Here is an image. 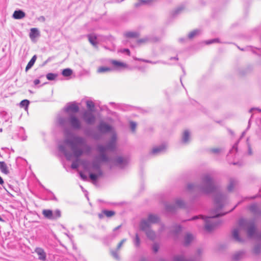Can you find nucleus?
<instances>
[{"mask_svg": "<svg viewBox=\"0 0 261 261\" xmlns=\"http://www.w3.org/2000/svg\"><path fill=\"white\" fill-rule=\"evenodd\" d=\"M175 206H171L169 205H166V209L168 212H172L174 210Z\"/></svg>", "mask_w": 261, "mask_h": 261, "instance_id": "obj_44", "label": "nucleus"}, {"mask_svg": "<svg viewBox=\"0 0 261 261\" xmlns=\"http://www.w3.org/2000/svg\"><path fill=\"white\" fill-rule=\"evenodd\" d=\"M150 1V0H142L141 2L143 4H147L149 3Z\"/></svg>", "mask_w": 261, "mask_h": 261, "instance_id": "obj_59", "label": "nucleus"}, {"mask_svg": "<svg viewBox=\"0 0 261 261\" xmlns=\"http://www.w3.org/2000/svg\"><path fill=\"white\" fill-rule=\"evenodd\" d=\"M111 254L117 260H119V255H118V252H117V251H114V250H112L111 251Z\"/></svg>", "mask_w": 261, "mask_h": 261, "instance_id": "obj_43", "label": "nucleus"}, {"mask_svg": "<svg viewBox=\"0 0 261 261\" xmlns=\"http://www.w3.org/2000/svg\"><path fill=\"white\" fill-rule=\"evenodd\" d=\"M181 230V227L179 225H176L175 226L174 233L177 234Z\"/></svg>", "mask_w": 261, "mask_h": 261, "instance_id": "obj_48", "label": "nucleus"}, {"mask_svg": "<svg viewBox=\"0 0 261 261\" xmlns=\"http://www.w3.org/2000/svg\"><path fill=\"white\" fill-rule=\"evenodd\" d=\"M82 164L84 169L89 172V178L92 182L96 184L97 179L103 175L100 163L96 160L92 162L85 160L82 162Z\"/></svg>", "mask_w": 261, "mask_h": 261, "instance_id": "obj_4", "label": "nucleus"}, {"mask_svg": "<svg viewBox=\"0 0 261 261\" xmlns=\"http://www.w3.org/2000/svg\"><path fill=\"white\" fill-rule=\"evenodd\" d=\"M35 251L37 254L38 258L40 260L43 261L45 260L46 257V253L42 248L39 247L36 248Z\"/></svg>", "mask_w": 261, "mask_h": 261, "instance_id": "obj_17", "label": "nucleus"}, {"mask_svg": "<svg viewBox=\"0 0 261 261\" xmlns=\"http://www.w3.org/2000/svg\"><path fill=\"white\" fill-rule=\"evenodd\" d=\"M36 59H37V56L36 55H34L32 58V59H31V60L29 61V62L28 63L27 66H26V68H25V70L27 71L29 69H30L34 64L36 60Z\"/></svg>", "mask_w": 261, "mask_h": 261, "instance_id": "obj_28", "label": "nucleus"}, {"mask_svg": "<svg viewBox=\"0 0 261 261\" xmlns=\"http://www.w3.org/2000/svg\"><path fill=\"white\" fill-rule=\"evenodd\" d=\"M30 101L27 99L22 100L20 103V106L21 108H24L25 110H28Z\"/></svg>", "mask_w": 261, "mask_h": 261, "instance_id": "obj_33", "label": "nucleus"}, {"mask_svg": "<svg viewBox=\"0 0 261 261\" xmlns=\"http://www.w3.org/2000/svg\"><path fill=\"white\" fill-rule=\"evenodd\" d=\"M170 60L171 61H172V60H174V61H177L178 60V58H177V57H171L170 58Z\"/></svg>", "mask_w": 261, "mask_h": 261, "instance_id": "obj_55", "label": "nucleus"}, {"mask_svg": "<svg viewBox=\"0 0 261 261\" xmlns=\"http://www.w3.org/2000/svg\"><path fill=\"white\" fill-rule=\"evenodd\" d=\"M190 139V133L188 130H186L184 132L182 136V139L181 141L183 143H187L188 142Z\"/></svg>", "mask_w": 261, "mask_h": 261, "instance_id": "obj_25", "label": "nucleus"}, {"mask_svg": "<svg viewBox=\"0 0 261 261\" xmlns=\"http://www.w3.org/2000/svg\"><path fill=\"white\" fill-rule=\"evenodd\" d=\"M200 33V31L199 30L196 29L194 30L188 34V38L189 39H192L194 37L199 35Z\"/></svg>", "mask_w": 261, "mask_h": 261, "instance_id": "obj_26", "label": "nucleus"}, {"mask_svg": "<svg viewBox=\"0 0 261 261\" xmlns=\"http://www.w3.org/2000/svg\"><path fill=\"white\" fill-rule=\"evenodd\" d=\"M219 215H217L216 216L210 217H206L202 215H199L193 217L191 220H194L197 219H200L204 223L205 230L207 231H211L220 224V221L217 219V217Z\"/></svg>", "mask_w": 261, "mask_h": 261, "instance_id": "obj_6", "label": "nucleus"}, {"mask_svg": "<svg viewBox=\"0 0 261 261\" xmlns=\"http://www.w3.org/2000/svg\"><path fill=\"white\" fill-rule=\"evenodd\" d=\"M123 243L122 242H120L118 244V246H117V250L120 249V248L122 247V245H123Z\"/></svg>", "mask_w": 261, "mask_h": 261, "instance_id": "obj_56", "label": "nucleus"}, {"mask_svg": "<svg viewBox=\"0 0 261 261\" xmlns=\"http://www.w3.org/2000/svg\"><path fill=\"white\" fill-rule=\"evenodd\" d=\"M117 136L113 134L110 141L104 146L102 144H98L97 146V151L99 155L96 157V159L101 162H109L110 158L106 154V151H114L116 149Z\"/></svg>", "mask_w": 261, "mask_h": 261, "instance_id": "obj_5", "label": "nucleus"}, {"mask_svg": "<svg viewBox=\"0 0 261 261\" xmlns=\"http://www.w3.org/2000/svg\"><path fill=\"white\" fill-rule=\"evenodd\" d=\"M88 39L89 42L94 46H97V37L94 34H90L88 35Z\"/></svg>", "mask_w": 261, "mask_h": 261, "instance_id": "obj_24", "label": "nucleus"}, {"mask_svg": "<svg viewBox=\"0 0 261 261\" xmlns=\"http://www.w3.org/2000/svg\"><path fill=\"white\" fill-rule=\"evenodd\" d=\"M257 209L258 207L256 204H252L249 206V210L254 213H257Z\"/></svg>", "mask_w": 261, "mask_h": 261, "instance_id": "obj_39", "label": "nucleus"}, {"mask_svg": "<svg viewBox=\"0 0 261 261\" xmlns=\"http://www.w3.org/2000/svg\"><path fill=\"white\" fill-rule=\"evenodd\" d=\"M72 73V70L69 68H66L63 70L62 74L64 76H69Z\"/></svg>", "mask_w": 261, "mask_h": 261, "instance_id": "obj_35", "label": "nucleus"}, {"mask_svg": "<svg viewBox=\"0 0 261 261\" xmlns=\"http://www.w3.org/2000/svg\"><path fill=\"white\" fill-rule=\"evenodd\" d=\"M247 146H248V154L249 155H251L252 154V150H251L250 145L249 143V139H247Z\"/></svg>", "mask_w": 261, "mask_h": 261, "instance_id": "obj_46", "label": "nucleus"}, {"mask_svg": "<svg viewBox=\"0 0 261 261\" xmlns=\"http://www.w3.org/2000/svg\"><path fill=\"white\" fill-rule=\"evenodd\" d=\"M245 134H246V132L245 131L243 132L242 133V136L241 137V138H242L245 135Z\"/></svg>", "mask_w": 261, "mask_h": 261, "instance_id": "obj_62", "label": "nucleus"}, {"mask_svg": "<svg viewBox=\"0 0 261 261\" xmlns=\"http://www.w3.org/2000/svg\"><path fill=\"white\" fill-rule=\"evenodd\" d=\"M57 122L60 126L64 128V134L66 137L64 142L71 147L73 156L76 158L75 161L72 162L71 165L72 169H76L79 166V157L84 152L82 149L77 148L76 146L77 145L82 146L87 148L89 150H90V147L86 144L85 138L80 136H73L69 130L65 127L68 125L73 129L80 130L82 127V122L74 114H70L67 118L59 116L57 118Z\"/></svg>", "mask_w": 261, "mask_h": 261, "instance_id": "obj_1", "label": "nucleus"}, {"mask_svg": "<svg viewBox=\"0 0 261 261\" xmlns=\"http://www.w3.org/2000/svg\"><path fill=\"white\" fill-rule=\"evenodd\" d=\"M217 42H218V40L217 39H213L206 41L205 43L206 44H210Z\"/></svg>", "mask_w": 261, "mask_h": 261, "instance_id": "obj_47", "label": "nucleus"}, {"mask_svg": "<svg viewBox=\"0 0 261 261\" xmlns=\"http://www.w3.org/2000/svg\"><path fill=\"white\" fill-rule=\"evenodd\" d=\"M214 153H218L220 151V149L219 148H214L212 150Z\"/></svg>", "mask_w": 261, "mask_h": 261, "instance_id": "obj_52", "label": "nucleus"}, {"mask_svg": "<svg viewBox=\"0 0 261 261\" xmlns=\"http://www.w3.org/2000/svg\"><path fill=\"white\" fill-rule=\"evenodd\" d=\"M115 212L113 211L103 210L101 214H98L99 218L101 219L103 218V215H106L107 217H111L114 216Z\"/></svg>", "mask_w": 261, "mask_h": 261, "instance_id": "obj_21", "label": "nucleus"}, {"mask_svg": "<svg viewBox=\"0 0 261 261\" xmlns=\"http://www.w3.org/2000/svg\"><path fill=\"white\" fill-rule=\"evenodd\" d=\"M0 221H2V222L5 221V220L1 217V216H0Z\"/></svg>", "mask_w": 261, "mask_h": 261, "instance_id": "obj_63", "label": "nucleus"}, {"mask_svg": "<svg viewBox=\"0 0 261 261\" xmlns=\"http://www.w3.org/2000/svg\"><path fill=\"white\" fill-rule=\"evenodd\" d=\"M124 36L126 38H137L139 37V34L137 32L129 31V32H125L124 34Z\"/></svg>", "mask_w": 261, "mask_h": 261, "instance_id": "obj_20", "label": "nucleus"}, {"mask_svg": "<svg viewBox=\"0 0 261 261\" xmlns=\"http://www.w3.org/2000/svg\"><path fill=\"white\" fill-rule=\"evenodd\" d=\"M156 41H158V39L156 37H154L151 36H148L142 39H139L137 41V44L140 45L141 44H145L148 42H155Z\"/></svg>", "mask_w": 261, "mask_h": 261, "instance_id": "obj_15", "label": "nucleus"}, {"mask_svg": "<svg viewBox=\"0 0 261 261\" xmlns=\"http://www.w3.org/2000/svg\"><path fill=\"white\" fill-rule=\"evenodd\" d=\"M187 38H179V41L180 42H183L185 41V40H186Z\"/></svg>", "mask_w": 261, "mask_h": 261, "instance_id": "obj_58", "label": "nucleus"}, {"mask_svg": "<svg viewBox=\"0 0 261 261\" xmlns=\"http://www.w3.org/2000/svg\"><path fill=\"white\" fill-rule=\"evenodd\" d=\"M80 176L82 180L84 181H87L88 179L87 176L83 174L82 172H80Z\"/></svg>", "mask_w": 261, "mask_h": 261, "instance_id": "obj_49", "label": "nucleus"}, {"mask_svg": "<svg viewBox=\"0 0 261 261\" xmlns=\"http://www.w3.org/2000/svg\"><path fill=\"white\" fill-rule=\"evenodd\" d=\"M126 240L125 239H124L121 242H122L123 243H124L126 242Z\"/></svg>", "mask_w": 261, "mask_h": 261, "instance_id": "obj_64", "label": "nucleus"}, {"mask_svg": "<svg viewBox=\"0 0 261 261\" xmlns=\"http://www.w3.org/2000/svg\"><path fill=\"white\" fill-rule=\"evenodd\" d=\"M244 252L242 251H240L239 252H237L235 254H234L233 256V259L234 260H239L240 259L243 255Z\"/></svg>", "mask_w": 261, "mask_h": 261, "instance_id": "obj_36", "label": "nucleus"}, {"mask_svg": "<svg viewBox=\"0 0 261 261\" xmlns=\"http://www.w3.org/2000/svg\"><path fill=\"white\" fill-rule=\"evenodd\" d=\"M237 183V180L235 179L231 178L230 179L229 184L227 187V190L229 191H231Z\"/></svg>", "mask_w": 261, "mask_h": 261, "instance_id": "obj_30", "label": "nucleus"}, {"mask_svg": "<svg viewBox=\"0 0 261 261\" xmlns=\"http://www.w3.org/2000/svg\"><path fill=\"white\" fill-rule=\"evenodd\" d=\"M4 184V180L3 178L0 176V185H3Z\"/></svg>", "mask_w": 261, "mask_h": 261, "instance_id": "obj_61", "label": "nucleus"}, {"mask_svg": "<svg viewBox=\"0 0 261 261\" xmlns=\"http://www.w3.org/2000/svg\"><path fill=\"white\" fill-rule=\"evenodd\" d=\"M237 145L238 144H235L233 146L232 149L229 151V153L231 154L233 152H236L237 151Z\"/></svg>", "mask_w": 261, "mask_h": 261, "instance_id": "obj_45", "label": "nucleus"}, {"mask_svg": "<svg viewBox=\"0 0 261 261\" xmlns=\"http://www.w3.org/2000/svg\"><path fill=\"white\" fill-rule=\"evenodd\" d=\"M120 227H121V225H119V226H117V227L115 228L114 229V232H115L116 230H117L118 229H119Z\"/></svg>", "mask_w": 261, "mask_h": 261, "instance_id": "obj_60", "label": "nucleus"}, {"mask_svg": "<svg viewBox=\"0 0 261 261\" xmlns=\"http://www.w3.org/2000/svg\"><path fill=\"white\" fill-rule=\"evenodd\" d=\"M153 250L154 252H156L159 250V246L157 244H154L152 247Z\"/></svg>", "mask_w": 261, "mask_h": 261, "instance_id": "obj_51", "label": "nucleus"}, {"mask_svg": "<svg viewBox=\"0 0 261 261\" xmlns=\"http://www.w3.org/2000/svg\"><path fill=\"white\" fill-rule=\"evenodd\" d=\"M113 69L111 67H106V66H101L99 67L97 69L98 73H104L111 71Z\"/></svg>", "mask_w": 261, "mask_h": 261, "instance_id": "obj_29", "label": "nucleus"}, {"mask_svg": "<svg viewBox=\"0 0 261 261\" xmlns=\"http://www.w3.org/2000/svg\"><path fill=\"white\" fill-rule=\"evenodd\" d=\"M193 236L190 233L187 234L185 237L184 244L185 245H189L193 240Z\"/></svg>", "mask_w": 261, "mask_h": 261, "instance_id": "obj_27", "label": "nucleus"}, {"mask_svg": "<svg viewBox=\"0 0 261 261\" xmlns=\"http://www.w3.org/2000/svg\"><path fill=\"white\" fill-rule=\"evenodd\" d=\"M25 16V13L21 10L15 11L13 14V17L16 19H22Z\"/></svg>", "mask_w": 261, "mask_h": 261, "instance_id": "obj_19", "label": "nucleus"}, {"mask_svg": "<svg viewBox=\"0 0 261 261\" xmlns=\"http://www.w3.org/2000/svg\"><path fill=\"white\" fill-rule=\"evenodd\" d=\"M140 229L145 231L146 234L149 239L154 240L155 238V232L150 229V224L145 220H142L140 224Z\"/></svg>", "mask_w": 261, "mask_h": 261, "instance_id": "obj_8", "label": "nucleus"}, {"mask_svg": "<svg viewBox=\"0 0 261 261\" xmlns=\"http://www.w3.org/2000/svg\"><path fill=\"white\" fill-rule=\"evenodd\" d=\"M42 214L45 218L50 220H56L61 216V213L59 210H56L54 212L50 210H43Z\"/></svg>", "mask_w": 261, "mask_h": 261, "instance_id": "obj_9", "label": "nucleus"}, {"mask_svg": "<svg viewBox=\"0 0 261 261\" xmlns=\"http://www.w3.org/2000/svg\"><path fill=\"white\" fill-rule=\"evenodd\" d=\"M201 179L202 183L199 186L193 184H189L187 186L188 190L189 191H198L204 194L216 193L214 198L216 206V215L215 216L219 215L217 217H218L220 216L227 214V212L222 214H217L218 211L224 206L226 201V197L219 191L212 175L209 173L204 174L203 175Z\"/></svg>", "mask_w": 261, "mask_h": 261, "instance_id": "obj_2", "label": "nucleus"}, {"mask_svg": "<svg viewBox=\"0 0 261 261\" xmlns=\"http://www.w3.org/2000/svg\"><path fill=\"white\" fill-rule=\"evenodd\" d=\"M134 242L136 247H138L140 246V240L139 236L137 233L136 234V237L134 240Z\"/></svg>", "mask_w": 261, "mask_h": 261, "instance_id": "obj_38", "label": "nucleus"}, {"mask_svg": "<svg viewBox=\"0 0 261 261\" xmlns=\"http://www.w3.org/2000/svg\"><path fill=\"white\" fill-rule=\"evenodd\" d=\"M59 150L61 152L64 154L66 159L68 161L71 160L72 157V154L70 152L68 151L66 149V147L65 144H61L59 145Z\"/></svg>", "mask_w": 261, "mask_h": 261, "instance_id": "obj_13", "label": "nucleus"}, {"mask_svg": "<svg viewBox=\"0 0 261 261\" xmlns=\"http://www.w3.org/2000/svg\"><path fill=\"white\" fill-rule=\"evenodd\" d=\"M57 74L52 73H49L46 74V78L49 81L54 80L57 77Z\"/></svg>", "mask_w": 261, "mask_h": 261, "instance_id": "obj_37", "label": "nucleus"}, {"mask_svg": "<svg viewBox=\"0 0 261 261\" xmlns=\"http://www.w3.org/2000/svg\"><path fill=\"white\" fill-rule=\"evenodd\" d=\"M137 126V123L134 121L130 122V128L133 132H135Z\"/></svg>", "mask_w": 261, "mask_h": 261, "instance_id": "obj_40", "label": "nucleus"}, {"mask_svg": "<svg viewBox=\"0 0 261 261\" xmlns=\"http://www.w3.org/2000/svg\"><path fill=\"white\" fill-rule=\"evenodd\" d=\"M144 220L148 222L150 225L151 224L156 223L159 222L160 218L156 215L150 214H149L147 219Z\"/></svg>", "mask_w": 261, "mask_h": 261, "instance_id": "obj_18", "label": "nucleus"}, {"mask_svg": "<svg viewBox=\"0 0 261 261\" xmlns=\"http://www.w3.org/2000/svg\"><path fill=\"white\" fill-rule=\"evenodd\" d=\"M64 110L66 113L68 114L70 113L74 114L76 113L79 111V104L75 101L69 102L67 103L66 106L64 107Z\"/></svg>", "mask_w": 261, "mask_h": 261, "instance_id": "obj_10", "label": "nucleus"}, {"mask_svg": "<svg viewBox=\"0 0 261 261\" xmlns=\"http://www.w3.org/2000/svg\"><path fill=\"white\" fill-rule=\"evenodd\" d=\"M111 64L117 70H120L122 68H126L127 67V65L126 64L116 60H111Z\"/></svg>", "mask_w": 261, "mask_h": 261, "instance_id": "obj_16", "label": "nucleus"}, {"mask_svg": "<svg viewBox=\"0 0 261 261\" xmlns=\"http://www.w3.org/2000/svg\"><path fill=\"white\" fill-rule=\"evenodd\" d=\"M85 134L88 136L92 137L95 140H98L100 138V135L98 133H92L90 130L86 129Z\"/></svg>", "mask_w": 261, "mask_h": 261, "instance_id": "obj_22", "label": "nucleus"}, {"mask_svg": "<svg viewBox=\"0 0 261 261\" xmlns=\"http://www.w3.org/2000/svg\"><path fill=\"white\" fill-rule=\"evenodd\" d=\"M166 149V147L164 144L155 146L152 148L151 151L150 152L149 154L152 155H158L161 154L165 151Z\"/></svg>", "mask_w": 261, "mask_h": 261, "instance_id": "obj_12", "label": "nucleus"}, {"mask_svg": "<svg viewBox=\"0 0 261 261\" xmlns=\"http://www.w3.org/2000/svg\"><path fill=\"white\" fill-rule=\"evenodd\" d=\"M40 83V81L38 79H36L34 81V84L35 86L38 85Z\"/></svg>", "mask_w": 261, "mask_h": 261, "instance_id": "obj_53", "label": "nucleus"}, {"mask_svg": "<svg viewBox=\"0 0 261 261\" xmlns=\"http://www.w3.org/2000/svg\"><path fill=\"white\" fill-rule=\"evenodd\" d=\"M182 10V9L181 7L177 8L174 11H173L172 15L173 16L177 15Z\"/></svg>", "mask_w": 261, "mask_h": 261, "instance_id": "obj_42", "label": "nucleus"}, {"mask_svg": "<svg viewBox=\"0 0 261 261\" xmlns=\"http://www.w3.org/2000/svg\"><path fill=\"white\" fill-rule=\"evenodd\" d=\"M37 35H38V30L36 28H32L31 29L30 33V37L31 39L36 37Z\"/></svg>", "mask_w": 261, "mask_h": 261, "instance_id": "obj_31", "label": "nucleus"}, {"mask_svg": "<svg viewBox=\"0 0 261 261\" xmlns=\"http://www.w3.org/2000/svg\"><path fill=\"white\" fill-rule=\"evenodd\" d=\"M175 206L178 207H184L185 204L184 201L180 199H177L175 201Z\"/></svg>", "mask_w": 261, "mask_h": 261, "instance_id": "obj_34", "label": "nucleus"}, {"mask_svg": "<svg viewBox=\"0 0 261 261\" xmlns=\"http://www.w3.org/2000/svg\"><path fill=\"white\" fill-rule=\"evenodd\" d=\"M122 53H125L127 54L128 55H130V51L128 49H123L120 51Z\"/></svg>", "mask_w": 261, "mask_h": 261, "instance_id": "obj_50", "label": "nucleus"}, {"mask_svg": "<svg viewBox=\"0 0 261 261\" xmlns=\"http://www.w3.org/2000/svg\"><path fill=\"white\" fill-rule=\"evenodd\" d=\"M86 106L87 108H88V110H91L92 111H93V112H94L95 104L92 101H86Z\"/></svg>", "mask_w": 261, "mask_h": 261, "instance_id": "obj_32", "label": "nucleus"}, {"mask_svg": "<svg viewBox=\"0 0 261 261\" xmlns=\"http://www.w3.org/2000/svg\"><path fill=\"white\" fill-rule=\"evenodd\" d=\"M254 252L255 254H258L261 251V246L260 245H256L254 248Z\"/></svg>", "mask_w": 261, "mask_h": 261, "instance_id": "obj_41", "label": "nucleus"}, {"mask_svg": "<svg viewBox=\"0 0 261 261\" xmlns=\"http://www.w3.org/2000/svg\"><path fill=\"white\" fill-rule=\"evenodd\" d=\"M0 170L6 174H8L9 173L8 166L4 162L0 161Z\"/></svg>", "mask_w": 261, "mask_h": 261, "instance_id": "obj_23", "label": "nucleus"}, {"mask_svg": "<svg viewBox=\"0 0 261 261\" xmlns=\"http://www.w3.org/2000/svg\"><path fill=\"white\" fill-rule=\"evenodd\" d=\"M115 164L121 168L124 167L128 163L127 158L118 156L115 160Z\"/></svg>", "mask_w": 261, "mask_h": 261, "instance_id": "obj_14", "label": "nucleus"}, {"mask_svg": "<svg viewBox=\"0 0 261 261\" xmlns=\"http://www.w3.org/2000/svg\"><path fill=\"white\" fill-rule=\"evenodd\" d=\"M134 59L136 60H138V61H142L145 62H150L148 61L145 60H142L141 59H138V58H134Z\"/></svg>", "mask_w": 261, "mask_h": 261, "instance_id": "obj_57", "label": "nucleus"}, {"mask_svg": "<svg viewBox=\"0 0 261 261\" xmlns=\"http://www.w3.org/2000/svg\"><path fill=\"white\" fill-rule=\"evenodd\" d=\"M241 229H247V234L249 238L261 239V232L258 233L256 231L254 224L252 222L241 219L239 221V228H234L232 231V237L237 242L243 241L239 235Z\"/></svg>", "mask_w": 261, "mask_h": 261, "instance_id": "obj_3", "label": "nucleus"}, {"mask_svg": "<svg viewBox=\"0 0 261 261\" xmlns=\"http://www.w3.org/2000/svg\"><path fill=\"white\" fill-rule=\"evenodd\" d=\"M93 111L85 110L82 113V118L88 124H93L96 121V116Z\"/></svg>", "mask_w": 261, "mask_h": 261, "instance_id": "obj_7", "label": "nucleus"}, {"mask_svg": "<svg viewBox=\"0 0 261 261\" xmlns=\"http://www.w3.org/2000/svg\"><path fill=\"white\" fill-rule=\"evenodd\" d=\"M97 129L100 134H105L110 132L113 127L107 123L101 121L97 125Z\"/></svg>", "mask_w": 261, "mask_h": 261, "instance_id": "obj_11", "label": "nucleus"}, {"mask_svg": "<svg viewBox=\"0 0 261 261\" xmlns=\"http://www.w3.org/2000/svg\"><path fill=\"white\" fill-rule=\"evenodd\" d=\"M254 110H257L259 112H261V109H258V108H252L250 110L249 112L250 113H251Z\"/></svg>", "mask_w": 261, "mask_h": 261, "instance_id": "obj_54", "label": "nucleus"}]
</instances>
